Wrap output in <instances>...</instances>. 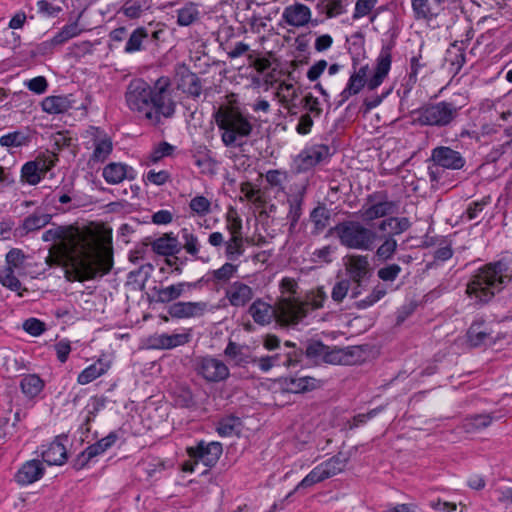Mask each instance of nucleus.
I'll return each mask as SVG.
<instances>
[{
  "label": "nucleus",
  "instance_id": "1",
  "mask_svg": "<svg viewBox=\"0 0 512 512\" xmlns=\"http://www.w3.org/2000/svg\"><path fill=\"white\" fill-rule=\"evenodd\" d=\"M45 242H55L66 257V277L69 281H85L103 276L113 266L110 240L99 237L69 238L64 227H54L42 235Z\"/></svg>",
  "mask_w": 512,
  "mask_h": 512
},
{
  "label": "nucleus",
  "instance_id": "2",
  "mask_svg": "<svg viewBox=\"0 0 512 512\" xmlns=\"http://www.w3.org/2000/svg\"><path fill=\"white\" fill-rule=\"evenodd\" d=\"M170 86V79L165 76L158 78L153 86L143 79H133L125 92L126 104L150 124L159 125L163 119L173 117L176 111Z\"/></svg>",
  "mask_w": 512,
  "mask_h": 512
},
{
  "label": "nucleus",
  "instance_id": "3",
  "mask_svg": "<svg viewBox=\"0 0 512 512\" xmlns=\"http://www.w3.org/2000/svg\"><path fill=\"white\" fill-rule=\"evenodd\" d=\"M512 280V260L501 259L483 265L467 283L466 294L477 304L490 302Z\"/></svg>",
  "mask_w": 512,
  "mask_h": 512
},
{
  "label": "nucleus",
  "instance_id": "4",
  "mask_svg": "<svg viewBox=\"0 0 512 512\" xmlns=\"http://www.w3.org/2000/svg\"><path fill=\"white\" fill-rule=\"evenodd\" d=\"M214 119L227 148H241L254 132L255 117L239 107L222 106L214 113Z\"/></svg>",
  "mask_w": 512,
  "mask_h": 512
},
{
  "label": "nucleus",
  "instance_id": "5",
  "mask_svg": "<svg viewBox=\"0 0 512 512\" xmlns=\"http://www.w3.org/2000/svg\"><path fill=\"white\" fill-rule=\"evenodd\" d=\"M392 52L389 45L383 46L376 58V64L373 74L368 78L369 66L363 65L358 70H355L349 77L346 87L340 93L341 100L338 106L343 105L351 96L357 95L365 86L369 90L378 88L385 78L388 76L391 69Z\"/></svg>",
  "mask_w": 512,
  "mask_h": 512
},
{
  "label": "nucleus",
  "instance_id": "6",
  "mask_svg": "<svg viewBox=\"0 0 512 512\" xmlns=\"http://www.w3.org/2000/svg\"><path fill=\"white\" fill-rule=\"evenodd\" d=\"M332 231L338 237L340 243L350 249L370 251L374 248L377 239L375 231L358 221L338 223Z\"/></svg>",
  "mask_w": 512,
  "mask_h": 512
},
{
  "label": "nucleus",
  "instance_id": "7",
  "mask_svg": "<svg viewBox=\"0 0 512 512\" xmlns=\"http://www.w3.org/2000/svg\"><path fill=\"white\" fill-rule=\"evenodd\" d=\"M327 295L322 287L309 291L304 300H284L280 303V317L283 322L298 324L304 319L309 310H317L323 307Z\"/></svg>",
  "mask_w": 512,
  "mask_h": 512
},
{
  "label": "nucleus",
  "instance_id": "8",
  "mask_svg": "<svg viewBox=\"0 0 512 512\" xmlns=\"http://www.w3.org/2000/svg\"><path fill=\"white\" fill-rule=\"evenodd\" d=\"M460 109L461 107L449 101L430 103L417 111V121L423 126L447 127L459 116Z\"/></svg>",
  "mask_w": 512,
  "mask_h": 512
},
{
  "label": "nucleus",
  "instance_id": "9",
  "mask_svg": "<svg viewBox=\"0 0 512 512\" xmlns=\"http://www.w3.org/2000/svg\"><path fill=\"white\" fill-rule=\"evenodd\" d=\"M348 458L339 453L326 461H323L315 468H313L291 491L286 498L292 496L296 491L312 487L313 485L322 482L328 478L335 476L342 472L346 467Z\"/></svg>",
  "mask_w": 512,
  "mask_h": 512
},
{
  "label": "nucleus",
  "instance_id": "10",
  "mask_svg": "<svg viewBox=\"0 0 512 512\" xmlns=\"http://www.w3.org/2000/svg\"><path fill=\"white\" fill-rule=\"evenodd\" d=\"M193 367L196 375L208 384L224 382L230 376L227 364L212 355L196 357Z\"/></svg>",
  "mask_w": 512,
  "mask_h": 512
},
{
  "label": "nucleus",
  "instance_id": "11",
  "mask_svg": "<svg viewBox=\"0 0 512 512\" xmlns=\"http://www.w3.org/2000/svg\"><path fill=\"white\" fill-rule=\"evenodd\" d=\"M85 146L93 152L90 161L104 162L113 150L111 137L101 128L89 126L83 133Z\"/></svg>",
  "mask_w": 512,
  "mask_h": 512
},
{
  "label": "nucleus",
  "instance_id": "12",
  "mask_svg": "<svg viewBox=\"0 0 512 512\" xmlns=\"http://www.w3.org/2000/svg\"><path fill=\"white\" fill-rule=\"evenodd\" d=\"M306 355L315 361L342 365L350 364V358L352 356L348 350L337 348L331 349L329 346L324 345L319 341L308 344L306 348Z\"/></svg>",
  "mask_w": 512,
  "mask_h": 512
},
{
  "label": "nucleus",
  "instance_id": "13",
  "mask_svg": "<svg viewBox=\"0 0 512 512\" xmlns=\"http://www.w3.org/2000/svg\"><path fill=\"white\" fill-rule=\"evenodd\" d=\"M188 456L195 463H203L206 467H213L222 455V444L219 442L199 441L195 446L187 447Z\"/></svg>",
  "mask_w": 512,
  "mask_h": 512
},
{
  "label": "nucleus",
  "instance_id": "14",
  "mask_svg": "<svg viewBox=\"0 0 512 512\" xmlns=\"http://www.w3.org/2000/svg\"><path fill=\"white\" fill-rule=\"evenodd\" d=\"M118 440V434L116 432H110L107 436L100 439L96 443L88 446L83 452H81L74 460L73 466L76 470H81L87 467L91 461L105 453L110 449Z\"/></svg>",
  "mask_w": 512,
  "mask_h": 512
},
{
  "label": "nucleus",
  "instance_id": "15",
  "mask_svg": "<svg viewBox=\"0 0 512 512\" xmlns=\"http://www.w3.org/2000/svg\"><path fill=\"white\" fill-rule=\"evenodd\" d=\"M280 303H277L275 307L264 302L261 299L255 300L249 307V314L255 323L259 325L270 324L273 318L282 326H293L292 323L283 322L280 317Z\"/></svg>",
  "mask_w": 512,
  "mask_h": 512
},
{
  "label": "nucleus",
  "instance_id": "16",
  "mask_svg": "<svg viewBox=\"0 0 512 512\" xmlns=\"http://www.w3.org/2000/svg\"><path fill=\"white\" fill-rule=\"evenodd\" d=\"M283 21L294 28H302L312 23V11L305 4L296 2L284 8Z\"/></svg>",
  "mask_w": 512,
  "mask_h": 512
},
{
  "label": "nucleus",
  "instance_id": "17",
  "mask_svg": "<svg viewBox=\"0 0 512 512\" xmlns=\"http://www.w3.org/2000/svg\"><path fill=\"white\" fill-rule=\"evenodd\" d=\"M176 86L178 90L192 98L200 97L202 93V82L196 73L187 67L181 66L176 72Z\"/></svg>",
  "mask_w": 512,
  "mask_h": 512
},
{
  "label": "nucleus",
  "instance_id": "18",
  "mask_svg": "<svg viewBox=\"0 0 512 512\" xmlns=\"http://www.w3.org/2000/svg\"><path fill=\"white\" fill-rule=\"evenodd\" d=\"M207 311V303L203 301L198 302H174L169 305L167 312L170 317L175 319L195 318L204 315Z\"/></svg>",
  "mask_w": 512,
  "mask_h": 512
},
{
  "label": "nucleus",
  "instance_id": "19",
  "mask_svg": "<svg viewBox=\"0 0 512 512\" xmlns=\"http://www.w3.org/2000/svg\"><path fill=\"white\" fill-rule=\"evenodd\" d=\"M431 157L436 165L447 169L458 170L465 164L461 154L450 147L440 146L434 148Z\"/></svg>",
  "mask_w": 512,
  "mask_h": 512
},
{
  "label": "nucleus",
  "instance_id": "20",
  "mask_svg": "<svg viewBox=\"0 0 512 512\" xmlns=\"http://www.w3.org/2000/svg\"><path fill=\"white\" fill-rule=\"evenodd\" d=\"M43 112L50 115L64 114L72 109L75 105L73 94L67 95H51L45 97L41 101Z\"/></svg>",
  "mask_w": 512,
  "mask_h": 512
},
{
  "label": "nucleus",
  "instance_id": "21",
  "mask_svg": "<svg viewBox=\"0 0 512 512\" xmlns=\"http://www.w3.org/2000/svg\"><path fill=\"white\" fill-rule=\"evenodd\" d=\"M102 176L108 184L115 185L121 183L125 179L134 180L136 172L127 164L111 162L103 168Z\"/></svg>",
  "mask_w": 512,
  "mask_h": 512
},
{
  "label": "nucleus",
  "instance_id": "22",
  "mask_svg": "<svg viewBox=\"0 0 512 512\" xmlns=\"http://www.w3.org/2000/svg\"><path fill=\"white\" fill-rule=\"evenodd\" d=\"M328 155L329 148L327 146L313 145L300 152L297 162L301 170H308L323 161Z\"/></svg>",
  "mask_w": 512,
  "mask_h": 512
},
{
  "label": "nucleus",
  "instance_id": "23",
  "mask_svg": "<svg viewBox=\"0 0 512 512\" xmlns=\"http://www.w3.org/2000/svg\"><path fill=\"white\" fill-rule=\"evenodd\" d=\"M373 198L369 197L368 203L363 205L360 215L365 221H373L378 218L385 217L394 212L395 203L388 200L372 202Z\"/></svg>",
  "mask_w": 512,
  "mask_h": 512
},
{
  "label": "nucleus",
  "instance_id": "24",
  "mask_svg": "<svg viewBox=\"0 0 512 512\" xmlns=\"http://www.w3.org/2000/svg\"><path fill=\"white\" fill-rule=\"evenodd\" d=\"M225 295L230 305L234 307H243L252 300L254 292L247 284L235 281L227 288Z\"/></svg>",
  "mask_w": 512,
  "mask_h": 512
},
{
  "label": "nucleus",
  "instance_id": "25",
  "mask_svg": "<svg viewBox=\"0 0 512 512\" xmlns=\"http://www.w3.org/2000/svg\"><path fill=\"white\" fill-rule=\"evenodd\" d=\"M44 466L41 461L33 459L25 462L15 475V479L20 485L32 484L44 475Z\"/></svg>",
  "mask_w": 512,
  "mask_h": 512
},
{
  "label": "nucleus",
  "instance_id": "26",
  "mask_svg": "<svg viewBox=\"0 0 512 512\" xmlns=\"http://www.w3.org/2000/svg\"><path fill=\"white\" fill-rule=\"evenodd\" d=\"M224 355L236 366L244 367L256 362V358L252 356L249 346L241 345L233 341L228 342L224 349Z\"/></svg>",
  "mask_w": 512,
  "mask_h": 512
},
{
  "label": "nucleus",
  "instance_id": "27",
  "mask_svg": "<svg viewBox=\"0 0 512 512\" xmlns=\"http://www.w3.org/2000/svg\"><path fill=\"white\" fill-rule=\"evenodd\" d=\"M63 441L67 438L57 437L43 451L42 458L48 465H62L67 460V449Z\"/></svg>",
  "mask_w": 512,
  "mask_h": 512
},
{
  "label": "nucleus",
  "instance_id": "28",
  "mask_svg": "<svg viewBox=\"0 0 512 512\" xmlns=\"http://www.w3.org/2000/svg\"><path fill=\"white\" fill-rule=\"evenodd\" d=\"M304 193L305 187H302L300 191H298L295 194L289 195L287 198L288 212L286 218L289 223V234H293L295 232L297 223L302 215Z\"/></svg>",
  "mask_w": 512,
  "mask_h": 512
},
{
  "label": "nucleus",
  "instance_id": "29",
  "mask_svg": "<svg viewBox=\"0 0 512 512\" xmlns=\"http://www.w3.org/2000/svg\"><path fill=\"white\" fill-rule=\"evenodd\" d=\"M190 338L189 332L155 335L151 338V347L155 349H173L187 344Z\"/></svg>",
  "mask_w": 512,
  "mask_h": 512
},
{
  "label": "nucleus",
  "instance_id": "30",
  "mask_svg": "<svg viewBox=\"0 0 512 512\" xmlns=\"http://www.w3.org/2000/svg\"><path fill=\"white\" fill-rule=\"evenodd\" d=\"M491 339V329L483 320L474 321L467 331V342L471 347H480Z\"/></svg>",
  "mask_w": 512,
  "mask_h": 512
},
{
  "label": "nucleus",
  "instance_id": "31",
  "mask_svg": "<svg viewBox=\"0 0 512 512\" xmlns=\"http://www.w3.org/2000/svg\"><path fill=\"white\" fill-rule=\"evenodd\" d=\"M274 367H294L300 361V353L295 350V345L289 341L285 342L284 347L279 352L270 355Z\"/></svg>",
  "mask_w": 512,
  "mask_h": 512
},
{
  "label": "nucleus",
  "instance_id": "32",
  "mask_svg": "<svg viewBox=\"0 0 512 512\" xmlns=\"http://www.w3.org/2000/svg\"><path fill=\"white\" fill-rule=\"evenodd\" d=\"M152 250L162 256H173L180 252V244L177 237L172 233H166L155 239L152 243Z\"/></svg>",
  "mask_w": 512,
  "mask_h": 512
},
{
  "label": "nucleus",
  "instance_id": "33",
  "mask_svg": "<svg viewBox=\"0 0 512 512\" xmlns=\"http://www.w3.org/2000/svg\"><path fill=\"white\" fill-rule=\"evenodd\" d=\"M109 369V365L103 359H98L96 362L86 367L77 377V382L80 385H86L105 374Z\"/></svg>",
  "mask_w": 512,
  "mask_h": 512
},
{
  "label": "nucleus",
  "instance_id": "34",
  "mask_svg": "<svg viewBox=\"0 0 512 512\" xmlns=\"http://www.w3.org/2000/svg\"><path fill=\"white\" fill-rule=\"evenodd\" d=\"M83 12L79 13L77 18L64 25L61 30L54 36V42L60 43V45L66 43L72 38L79 36L82 32L86 31L80 24V18L82 17Z\"/></svg>",
  "mask_w": 512,
  "mask_h": 512
},
{
  "label": "nucleus",
  "instance_id": "35",
  "mask_svg": "<svg viewBox=\"0 0 512 512\" xmlns=\"http://www.w3.org/2000/svg\"><path fill=\"white\" fill-rule=\"evenodd\" d=\"M410 226L411 222L407 217H390L381 221L378 225V229L380 231H386L387 228H389L390 231L387 236H392L394 238L395 235H400L407 231Z\"/></svg>",
  "mask_w": 512,
  "mask_h": 512
},
{
  "label": "nucleus",
  "instance_id": "36",
  "mask_svg": "<svg viewBox=\"0 0 512 512\" xmlns=\"http://www.w3.org/2000/svg\"><path fill=\"white\" fill-rule=\"evenodd\" d=\"M181 238L183 241V248L187 254L191 255L196 260L207 261L208 259H204L200 256L201 243L193 232H191L187 228L181 229Z\"/></svg>",
  "mask_w": 512,
  "mask_h": 512
},
{
  "label": "nucleus",
  "instance_id": "37",
  "mask_svg": "<svg viewBox=\"0 0 512 512\" xmlns=\"http://www.w3.org/2000/svg\"><path fill=\"white\" fill-rule=\"evenodd\" d=\"M368 267L369 262L366 256L357 255L351 256L348 259L347 270L355 282H360V280L367 274Z\"/></svg>",
  "mask_w": 512,
  "mask_h": 512
},
{
  "label": "nucleus",
  "instance_id": "38",
  "mask_svg": "<svg viewBox=\"0 0 512 512\" xmlns=\"http://www.w3.org/2000/svg\"><path fill=\"white\" fill-rule=\"evenodd\" d=\"M414 17L417 20H432L438 16V10L429 0H411Z\"/></svg>",
  "mask_w": 512,
  "mask_h": 512
},
{
  "label": "nucleus",
  "instance_id": "39",
  "mask_svg": "<svg viewBox=\"0 0 512 512\" xmlns=\"http://www.w3.org/2000/svg\"><path fill=\"white\" fill-rule=\"evenodd\" d=\"M321 386V381L310 376L291 378L288 384L289 390L294 393H302Z\"/></svg>",
  "mask_w": 512,
  "mask_h": 512
},
{
  "label": "nucleus",
  "instance_id": "40",
  "mask_svg": "<svg viewBox=\"0 0 512 512\" xmlns=\"http://www.w3.org/2000/svg\"><path fill=\"white\" fill-rule=\"evenodd\" d=\"M148 9L147 0H126L119 10L129 19L139 18Z\"/></svg>",
  "mask_w": 512,
  "mask_h": 512
},
{
  "label": "nucleus",
  "instance_id": "41",
  "mask_svg": "<svg viewBox=\"0 0 512 512\" xmlns=\"http://www.w3.org/2000/svg\"><path fill=\"white\" fill-rule=\"evenodd\" d=\"M50 220L49 214L35 212L24 219L21 228L25 233L33 232L46 226Z\"/></svg>",
  "mask_w": 512,
  "mask_h": 512
},
{
  "label": "nucleus",
  "instance_id": "42",
  "mask_svg": "<svg viewBox=\"0 0 512 512\" xmlns=\"http://www.w3.org/2000/svg\"><path fill=\"white\" fill-rule=\"evenodd\" d=\"M492 420L493 418L489 414L473 415L464 419L463 428L468 433H474L488 427Z\"/></svg>",
  "mask_w": 512,
  "mask_h": 512
},
{
  "label": "nucleus",
  "instance_id": "43",
  "mask_svg": "<svg viewBox=\"0 0 512 512\" xmlns=\"http://www.w3.org/2000/svg\"><path fill=\"white\" fill-rule=\"evenodd\" d=\"M44 383L37 375L30 374L22 378L20 387L22 392L28 397H35L43 389Z\"/></svg>",
  "mask_w": 512,
  "mask_h": 512
},
{
  "label": "nucleus",
  "instance_id": "44",
  "mask_svg": "<svg viewBox=\"0 0 512 512\" xmlns=\"http://www.w3.org/2000/svg\"><path fill=\"white\" fill-rule=\"evenodd\" d=\"M310 220L314 225V233L319 234L327 227L330 215L325 207L318 206L311 211Z\"/></svg>",
  "mask_w": 512,
  "mask_h": 512
},
{
  "label": "nucleus",
  "instance_id": "45",
  "mask_svg": "<svg viewBox=\"0 0 512 512\" xmlns=\"http://www.w3.org/2000/svg\"><path fill=\"white\" fill-rule=\"evenodd\" d=\"M199 17V11L195 4L187 3L177 11V23L180 26H189Z\"/></svg>",
  "mask_w": 512,
  "mask_h": 512
},
{
  "label": "nucleus",
  "instance_id": "46",
  "mask_svg": "<svg viewBox=\"0 0 512 512\" xmlns=\"http://www.w3.org/2000/svg\"><path fill=\"white\" fill-rule=\"evenodd\" d=\"M149 33L150 32L148 28L145 27H139L135 29L126 43L125 52L133 53L139 51L141 49L143 40L149 36Z\"/></svg>",
  "mask_w": 512,
  "mask_h": 512
},
{
  "label": "nucleus",
  "instance_id": "47",
  "mask_svg": "<svg viewBox=\"0 0 512 512\" xmlns=\"http://www.w3.org/2000/svg\"><path fill=\"white\" fill-rule=\"evenodd\" d=\"M0 283L11 291L18 292L19 296H22L20 292L22 284L16 276V271H12L10 268H0Z\"/></svg>",
  "mask_w": 512,
  "mask_h": 512
},
{
  "label": "nucleus",
  "instance_id": "48",
  "mask_svg": "<svg viewBox=\"0 0 512 512\" xmlns=\"http://www.w3.org/2000/svg\"><path fill=\"white\" fill-rule=\"evenodd\" d=\"M225 248L226 257L229 260L234 261L238 259L244 252L242 236L233 234L231 238L225 242Z\"/></svg>",
  "mask_w": 512,
  "mask_h": 512
},
{
  "label": "nucleus",
  "instance_id": "49",
  "mask_svg": "<svg viewBox=\"0 0 512 512\" xmlns=\"http://www.w3.org/2000/svg\"><path fill=\"white\" fill-rule=\"evenodd\" d=\"M397 241L392 236H385L382 244L376 250V256L381 261L390 260L397 250Z\"/></svg>",
  "mask_w": 512,
  "mask_h": 512
},
{
  "label": "nucleus",
  "instance_id": "50",
  "mask_svg": "<svg viewBox=\"0 0 512 512\" xmlns=\"http://www.w3.org/2000/svg\"><path fill=\"white\" fill-rule=\"evenodd\" d=\"M386 294H387V288L385 287V285L379 283L373 288V290L371 291V293L368 296L359 300L356 303V305L360 309H366L368 307L373 306L380 299H382Z\"/></svg>",
  "mask_w": 512,
  "mask_h": 512
},
{
  "label": "nucleus",
  "instance_id": "51",
  "mask_svg": "<svg viewBox=\"0 0 512 512\" xmlns=\"http://www.w3.org/2000/svg\"><path fill=\"white\" fill-rule=\"evenodd\" d=\"M280 289H281V299L278 303H281L284 300H290V301H299L300 299L296 297L297 290H298V283L293 279L289 277H285L280 282Z\"/></svg>",
  "mask_w": 512,
  "mask_h": 512
},
{
  "label": "nucleus",
  "instance_id": "52",
  "mask_svg": "<svg viewBox=\"0 0 512 512\" xmlns=\"http://www.w3.org/2000/svg\"><path fill=\"white\" fill-rule=\"evenodd\" d=\"M189 208L193 214L203 217L211 212V201L202 195H197L190 200Z\"/></svg>",
  "mask_w": 512,
  "mask_h": 512
},
{
  "label": "nucleus",
  "instance_id": "53",
  "mask_svg": "<svg viewBox=\"0 0 512 512\" xmlns=\"http://www.w3.org/2000/svg\"><path fill=\"white\" fill-rule=\"evenodd\" d=\"M26 256L22 250L14 248L6 254V266L12 271H19L23 269Z\"/></svg>",
  "mask_w": 512,
  "mask_h": 512
},
{
  "label": "nucleus",
  "instance_id": "54",
  "mask_svg": "<svg viewBox=\"0 0 512 512\" xmlns=\"http://www.w3.org/2000/svg\"><path fill=\"white\" fill-rule=\"evenodd\" d=\"M204 153L203 155H195L194 156V163L196 166L202 169V172L204 173H212L214 168L217 165V161L213 159L212 153L210 150H208L206 147L203 148Z\"/></svg>",
  "mask_w": 512,
  "mask_h": 512
},
{
  "label": "nucleus",
  "instance_id": "55",
  "mask_svg": "<svg viewBox=\"0 0 512 512\" xmlns=\"http://www.w3.org/2000/svg\"><path fill=\"white\" fill-rule=\"evenodd\" d=\"M28 142V137L22 132H12L0 137V145L3 147H21Z\"/></svg>",
  "mask_w": 512,
  "mask_h": 512
},
{
  "label": "nucleus",
  "instance_id": "56",
  "mask_svg": "<svg viewBox=\"0 0 512 512\" xmlns=\"http://www.w3.org/2000/svg\"><path fill=\"white\" fill-rule=\"evenodd\" d=\"M237 268V265L227 262L212 271V279L216 282H227L236 274Z\"/></svg>",
  "mask_w": 512,
  "mask_h": 512
},
{
  "label": "nucleus",
  "instance_id": "57",
  "mask_svg": "<svg viewBox=\"0 0 512 512\" xmlns=\"http://www.w3.org/2000/svg\"><path fill=\"white\" fill-rule=\"evenodd\" d=\"M22 179L30 185L38 184L43 178L41 174L38 172L37 167L34 162L30 161L24 164L21 170Z\"/></svg>",
  "mask_w": 512,
  "mask_h": 512
},
{
  "label": "nucleus",
  "instance_id": "58",
  "mask_svg": "<svg viewBox=\"0 0 512 512\" xmlns=\"http://www.w3.org/2000/svg\"><path fill=\"white\" fill-rule=\"evenodd\" d=\"M238 419L229 417L219 421L217 432L221 437H229L237 432Z\"/></svg>",
  "mask_w": 512,
  "mask_h": 512
},
{
  "label": "nucleus",
  "instance_id": "59",
  "mask_svg": "<svg viewBox=\"0 0 512 512\" xmlns=\"http://www.w3.org/2000/svg\"><path fill=\"white\" fill-rule=\"evenodd\" d=\"M377 4V0H357L352 15L354 20L367 16Z\"/></svg>",
  "mask_w": 512,
  "mask_h": 512
},
{
  "label": "nucleus",
  "instance_id": "60",
  "mask_svg": "<svg viewBox=\"0 0 512 512\" xmlns=\"http://www.w3.org/2000/svg\"><path fill=\"white\" fill-rule=\"evenodd\" d=\"M335 250L336 248L331 245L316 249L312 253V261L315 263H330Z\"/></svg>",
  "mask_w": 512,
  "mask_h": 512
},
{
  "label": "nucleus",
  "instance_id": "61",
  "mask_svg": "<svg viewBox=\"0 0 512 512\" xmlns=\"http://www.w3.org/2000/svg\"><path fill=\"white\" fill-rule=\"evenodd\" d=\"M155 295L157 297V302L160 303H169L178 299L174 284L166 287L155 288Z\"/></svg>",
  "mask_w": 512,
  "mask_h": 512
},
{
  "label": "nucleus",
  "instance_id": "62",
  "mask_svg": "<svg viewBox=\"0 0 512 512\" xmlns=\"http://www.w3.org/2000/svg\"><path fill=\"white\" fill-rule=\"evenodd\" d=\"M38 12L45 17H56L61 11L60 6L54 5L47 0H39L36 3Z\"/></svg>",
  "mask_w": 512,
  "mask_h": 512
},
{
  "label": "nucleus",
  "instance_id": "63",
  "mask_svg": "<svg viewBox=\"0 0 512 512\" xmlns=\"http://www.w3.org/2000/svg\"><path fill=\"white\" fill-rule=\"evenodd\" d=\"M240 191L248 201L254 204L262 203L260 191L256 189L250 182L242 183Z\"/></svg>",
  "mask_w": 512,
  "mask_h": 512
},
{
  "label": "nucleus",
  "instance_id": "64",
  "mask_svg": "<svg viewBox=\"0 0 512 512\" xmlns=\"http://www.w3.org/2000/svg\"><path fill=\"white\" fill-rule=\"evenodd\" d=\"M350 288L349 280H341L338 281L332 289L331 298L333 301L340 303L346 297Z\"/></svg>",
  "mask_w": 512,
  "mask_h": 512
}]
</instances>
